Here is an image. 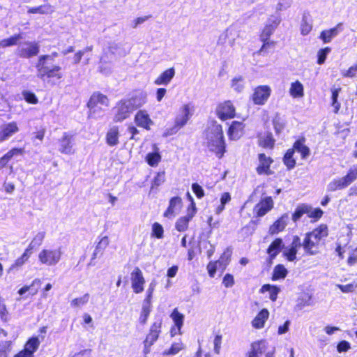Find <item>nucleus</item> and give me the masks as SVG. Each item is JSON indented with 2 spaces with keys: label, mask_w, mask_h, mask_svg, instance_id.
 <instances>
[{
  "label": "nucleus",
  "mask_w": 357,
  "mask_h": 357,
  "mask_svg": "<svg viewBox=\"0 0 357 357\" xmlns=\"http://www.w3.org/2000/svg\"><path fill=\"white\" fill-rule=\"evenodd\" d=\"M329 235L328 226L321 223L312 231L305 233L303 240V248L307 255H315L320 252V248L325 245Z\"/></svg>",
  "instance_id": "f257e3e1"
},
{
  "label": "nucleus",
  "mask_w": 357,
  "mask_h": 357,
  "mask_svg": "<svg viewBox=\"0 0 357 357\" xmlns=\"http://www.w3.org/2000/svg\"><path fill=\"white\" fill-rule=\"evenodd\" d=\"M356 180L357 164L351 166L344 176L331 181L327 185V190L329 192H335L345 189Z\"/></svg>",
  "instance_id": "20e7f679"
},
{
  "label": "nucleus",
  "mask_w": 357,
  "mask_h": 357,
  "mask_svg": "<svg viewBox=\"0 0 357 357\" xmlns=\"http://www.w3.org/2000/svg\"><path fill=\"white\" fill-rule=\"evenodd\" d=\"M62 252L60 248L43 249L38 254V260L41 264L48 266L56 265L61 260Z\"/></svg>",
  "instance_id": "1a4fd4ad"
},
{
  "label": "nucleus",
  "mask_w": 357,
  "mask_h": 357,
  "mask_svg": "<svg viewBox=\"0 0 357 357\" xmlns=\"http://www.w3.org/2000/svg\"><path fill=\"white\" fill-rule=\"evenodd\" d=\"M151 236L158 239L163 238L164 229L160 223L154 222L152 225Z\"/></svg>",
  "instance_id": "8fccbe9b"
},
{
  "label": "nucleus",
  "mask_w": 357,
  "mask_h": 357,
  "mask_svg": "<svg viewBox=\"0 0 357 357\" xmlns=\"http://www.w3.org/2000/svg\"><path fill=\"white\" fill-rule=\"evenodd\" d=\"M155 287V283L152 282L149 284V288L146 293V297L144 300V305H149L151 306V301L153 298V294Z\"/></svg>",
  "instance_id": "5fc2aeb1"
},
{
  "label": "nucleus",
  "mask_w": 357,
  "mask_h": 357,
  "mask_svg": "<svg viewBox=\"0 0 357 357\" xmlns=\"http://www.w3.org/2000/svg\"><path fill=\"white\" fill-rule=\"evenodd\" d=\"M119 130L118 126L111 127L106 133L105 141L107 145L114 146L119 142Z\"/></svg>",
  "instance_id": "473e14b6"
},
{
  "label": "nucleus",
  "mask_w": 357,
  "mask_h": 357,
  "mask_svg": "<svg viewBox=\"0 0 357 357\" xmlns=\"http://www.w3.org/2000/svg\"><path fill=\"white\" fill-rule=\"evenodd\" d=\"M287 274L288 271L283 264H277L273 268L271 280L273 281H276L284 279Z\"/></svg>",
  "instance_id": "58836bf2"
},
{
  "label": "nucleus",
  "mask_w": 357,
  "mask_h": 357,
  "mask_svg": "<svg viewBox=\"0 0 357 357\" xmlns=\"http://www.w3.org/2000/svg\"><path fill=\"white\" fill-rule=\"evenodd\" d=\"M19 131V127L15 121H11L4 125L0 130V142H4Z\"/></svg>",
  "instance_id": "a878e982"
},
{
  "label": "nucleus",
  "mask_w": 357,
  "mask_h": 357,
  "mask_svg": "<svg viewBox=\"0 0 357 357\" xmlns=\"http://www.w3.org/2000/svg\"><path fill=\"white\" fill-rule=\"evenodd\" d=\"M291 149L301 154V159H306L310 155V148L305 145V138L303 136L296 139Z\"/></svg>",
  "instance_id": "bb28decb"
},
{
  "label": "nucleus",
  "mask_w": 357,
  "mask_h": 357,
  "mask_svg": "<svg viewBox=\"0 0 357 357\" xmlns=\"http://www.w3.org/2000/svg\"><path fill=\"white\" fill-rule=\"evenodd\" d=\"M280 22L281 20L278 16L271 15L268 19L267 23L264 26L259 36L261 41L263 42V45L259 50L260 52H262L267 47L275 45V42L270 40L269 38L279 26Z\"/></svg>",
  "instance_id": "423d86ee"
},
{
  "label": "nucleus",
  "mask_w": 357,
  "mask_h": 357,
  "mask_svg": "<svg viewBox=\"0 0 357 357\" xmlns=\"http://www.w3.org/2000/svg\"><path fill=\"white\" fill-rule=\"evenodd\" d=\"M22 38L21 33H15L9 38L2 39L0 40V47L6 48L8 47L16 45L20 39Z\"/></svg>",
  "instance_id": "79ce46f5"
},
{
  "label": "nucleus",
  "mask_w": 357,
  "mask_h": 357,
  "mask_svg": "<svg viewBox=\"0 0 357 357\" xmlns=\"http://www.w3.org/2000/svg\"><path fill=\"white\" fill-rule=\"evenodd\" d=\"M183 207L182 198L176 196L169 199V206L163 213V216L170 218L176 215V211H179Z\"/></svg>",
  "instance_id": "b1692460"
},
{
  "label": "nucleus",
  "mask_w": 357,
  "mask_h": 357,
  "mask_svg": "<svg viewBox=\"0 0 357 357\" xmlns=\"http://www.w3.org/2000/svg\"><path fill=\"white\" fill-rule=\"evenodd\" d=\"M268 317V310L266 308H263L257 313L255 317L252 319L251 322L252 326L255 329L263 328Z\"/></svg>",
  "instance_id": "c85d7f7f"
},
{
  "label": "nucleus",
  "mask_w": 357,
  "mask_h": 357,
  "mask_svg": "<svg viewBox=\"0 0 357 357\" xmlns=\"http://www.w3.org/2000/svg\"><path fill=\"white\" fill-rule=\"evenodd\" d=\"M341 91V88H335L331 89V106L333 107V112L334 114H337L340 109L341 104L337 98L339 93Z\"/></svg>",
  "instance_id": "37998d69"
},
{
  "label": "nucleus",
  "mask_w": 357,
  "mask_h": 357,
  "mask_svg": "<svg viewBox=\"0 0 357 357\" xmlns=\"http://www.w3.org/2000/svg\"><path fill=\"white\" fill-rule=\"evenodd\" d=\"M44 238V232H38L31 239V241L29 244L28 247L26 248V252H31V254H32L33 250L38 248L43 244Z\"/></svg>",
  "instance_id": "e433bc0d"
},
{
  "label": "nucleus",
  "mask_w": 357,
  "mask_h": 357,
  "mask_svg": "<svg viewBox=\"0 0 357 357\" xmlns=\"http://www.w3.org/2000/svg\"><path fill=\"white\" fill-rule=\"evenodd\" d=\"M40 344V341L39 337L37 336H32L25 342L24 347L34 355V353L39 348Z\"/></svg>",
  "instance_id": "c03bdc74"
},
{
  "label": "nucleus",
  "mask_w": 357,
  "mask_h": 357,
  "mask_svg": "<svg viewBox=\"0 0 357 357\" xmlns=\"http://www.w3.org/2000/svg\"><path fill=\"white\" fill-rule=\"evenodd\" d=\"M193 110V106H190V104H184L181 108L182 114L176 116L174 124L165 129L163 136L169 137L176 135L188 123L192 116Z\"/></svg>",
  "instance_id": "7ed1b4c3"
},
{
  "label": "nucleus",
  "mask_w": 357,
  "mask_h": 357,
  "mask_svg": "<svg viewBox=\"0 0 357 357\" xmlns=\"http://www.w3.org/2000/svg\"><path fill=\"white\" fill-rule=\"evenodd\" d=\"M37 77L43 82L55 85L63 80V73L60 66L54 65V67H51L50 70H48L43 75H40Z\"/></svg>",
  "instance_id": "9b49d317"
},
{
  "label": "nucleus",
  "mask_w": 357,
  "mask_h": 357,
  "mask_svg": "<svg viewBox=\"0 0 357 357\" xmlns=\"http://www.w3.org/2000/svg\"><path fill=\"white\" fill-rule=\"evenodd\" d=\"M288 213H283L279 217L270 227L268 233L271 235L277 234L280 232L283 231L287 225Z\"/></svg>",
  "instance_id": "393cba45"
},
{
  "label": "nucleus",
  "mask_w": 357,
  "mask_h": 357,
  "mask_svg": "<svg viewBox=\"0 0 357 357\" xmlns=\"http://www.w3.org/2000/svg\"><path fill=\"white\" fill-rule=\"evenodd\" d=\"M40 284H41V281L40 279H35L32 281V282L30 285H25V286H23L22 287H21L20 289H19L17 293L22 296L24 294H25L26 292H27L31 289V287H33L36 284L38 286H40Z\"/></svg>",
  "instance_id": "0e129e2a"
},
{
  "label": "nucleus",
  "mask_w": 357,
  "mask_h": 357,
  "mask_svg": "<svg viewBox=\"0 0 357 357\" xmlns=\"http://www.w3.org/2000/svg\"><path fill=\"white\" fill-rule=\"evenodd\" d=\"M212 134L213 135L207 142V146L209 151L214 153L218 159H221L227 151L222 126L220 124L214 125Z\"/></svg>",
  "instance_id": "f03ea898"
},
{
  "label": "nucleus",
  "mask_w": 357,
  "mask_h": 357,
  "mask_svg": "<svg viewBox=\"0 0 357 357\" xmlns=\"http://www.w3.org/2000/svg\"><path fill=\"white\" fill-rule=\"evenodd\" d=\"M134 121L137 126L149 131L153 125V121L145 109L139 110L135 115Z\"/></svg>",
  "instance_id": "a211bd4d"
},
{
  "label": "nucleus",
  "mask_w": 357,
  "mask_h": 357,
  "mask_svg": "<svg viewBox=\"0 0 357 357\" xmlns=\"http://www.w3.org/2000/svg\"><path fill=\"white\" fill-rule=\"evenodd\" d=\"M165 181V173L164 172H158L155 175V176L153 178L151 185V190H157L158 188Z\"/></svg>",
  "instance_id": "603ef678"
},
{
  "label": "nucleus",
  "mask_w": 357,
  "mask_h": 357,
  "mask_svg": "<svg viewBox=\"0 0 357 357\" xmlns=\"http://www.w3.org/2000/svg\"><path fill=\"white\" fill-rule=\"evenodd\" d=\"M49 8V6H47L45 5H41L36 7H32L29 8L28 9V13L30 14H36V13H40V14H45L47 13V8Z\"/></svg>",
  "instance_id": "e2e57ef3"
},
{
  "label": "nucleus",
  "mask_w": 357,
  "mask_h": 357,
  "mask_svg": "<svg viewBox=\"0 0 357 357\" xmlns=\"http://www.w3.org/2000/svg\"><path fill=\"white\" fill-rule=\"evenodd\" d=\"M234 276L230 273H226L222 278V284L226 287H231L234 284Z\"/></svg>",
  "instance_id": "69168bd1"
},
{
  "label": "nucleus",
  "mask_w": 357,
  "mask_h": 357,
  "mask_svg": "<svg viewBox=\"0 0 357 357\" xmlns=\"http://www.w3.org/2000/svg\"><path fill=\"white\" fill-rule=\"evenodd\" d=\"M271 89L268 85H260L254 89L251 100L257 105H263L269 98Z\"/></svg>",
  "instance_id": "f8f14e48"
},
{
  "label": "nucleus",
  "mask_w": 357,
  "mask_h": 357,
  "mask_svg": "<svg viewBox=\"0 0 357 357\" xmlns=\"http://www.w3.org/2000/svg\"><path fill=\"white\" fill-rule=\"evenodd\" d=\"M331 51V48L326 47L320 49L317 52V63L319 65L323 64L326 59L327 54Z\"/></svg>",
  "instance_id": "6e6d98bb"
},
{
  "label": "nucleus",
  "mask_w": 357,
  "mask_h": 357,
  "mask_svg": "<svg viewBox=\"0 0 357 357\" xmlns=\"http://www.w3.org/2000/svg\"><path fill=\"white\" fill-rule=\"evenodd\" d=\"M12 346L11 341H3L0 342V356L6 357L7 354L10 351Z\"/></svg>",
  "instance_id": "13d9d810"
},
{
  "label": "nucleus",
  "mask_w": 357,
  "mask_h": 357,
  "mask_svg": "<svg viewBox=\"0 0 357 357\" xmlns=\"http://www.w3.org/2000/svg\"><path fill=\"white\" fill-rule=\"evenodd\" d=\"M259 164L257 166L255 170L258 175H266L270 176L273 174L271 170V165L273 162V159L266 155L264 153H260L258 154Z\"/></svg>",
  "instance_id": "ddd939ff"
},
{
  "label": "nucleus",
  "mask_w": 357,
  "mask_h": 357,
  "mask_svg": "<svg viewBox=\"0 0 357 357\" xmlns=\"http://www.w3.org/2000/svg\"><path fill=\"white\" fill-rule=\"evenodd\" d=\"M131 287L135 294H141L144 291L145 279L142 270L135 267L130 273Z\"/></svg>",
  "instance_id": "4468645a"
},
{
  "label": "nucleus",
  "mask_w": 357,
  "mask_h": 357,
  "mask_svg": "<svg viewBox=\"0 0 357 357\" xmlns=\"http://www.w3.org/2000/svg\"><path fill=\"white\" fill-rule=\"evenodd\" d=\"M357 74V61L355 63L350 66L347 70L342 73L343 77H354Z\"/></svg>",
  "instance_id": "bf43d9fd"
},
{
  "label": "nucleus",
  "mask_w": 357,
  "mask_h": 357,
  "mask_svg": "<svg viewBox=\"0 0 357 357\" xmlns=\"http://www.w3.org/2000/svg\"><path fill=\"white\" fill-rule=\"evenodd\" d=\"M275 140L271 132H266L264 135L259 136V146L266 149H273L275 146Z\"/></svg>",
  "instance_id": "2f4dec72"
},
{
  "label": "nucleus",
  "mask_w": 357,
  "mask_h": 357,
  "mask_svg": "<svg viewBox=\"0 0 357 357\" xmlns=\"http://www.w3.org/2000/svg\"><path fill=\"white\" fill-rule=\"evenodd\" d=\"M197 207L192 205L190 208L186 209V215L178 218L175 223V229L179 232H184L188 229L189 222L192 220L197 213Z\"/></svg>",
  "instance_id": "dca6fc26"
},
{
  "label": "nucleus",
  "mask_w": 357,
  "mask_h": 357,
  "mask_svg": "<svg viewBox=\"0 0 357 357\" xmlns=\"http://www.w3.org/2000/svg\"><path fill=\"white\" fill-rule=\"evenodd\" d=\"M27 48H18L17 50V54L19 57L22 59H30L37 56L40 51V46L37 42H26Z\"/></svg>",
  "instance_id": "aec40b11"
},
{
  "label": "nucleus",
  "mask_w": 357,
  "mask_h": 357,
  "mask_svg": "<svg viewBox=\"0 0 357 357\" xmlns=\"http://www.w3.org/2000/svg\"><path fill=\"white\" fill-rule=\"evenodd\" d=\"M109 243V240L108 236H105L102 237L96 245V250L92 256V259H96V255L98 253L102 252V251L104 250L108 246Z\"/></svg>",
  "instance_id": "49530a36"
},
{
  "label": "nucleus",
  "mask_w": 357,
  "mask_h": 357,
  "mask_svg": "<svg viewBox=\"0 0 357 357\" xmlns=\"http://www.w3.org/2000/svg\"><path fill=\"white\" fill-rule=\"evenodd\" d=\"M53 62L51 61V56L47 54H43L38 56L36 63V70L37 77L43 75L48 70H51V67H54Z\"/></svg>",
  "instance_id": "412c9836"
},
{
  "label": "nucleus",
  "mask_w": 357,
  "mask_h": 357,
  "mask_svg": "<svg viewBox=\"0 0 357 357\" xmlns=\"http://www.w3.org/2000/svg\"><path fill=\"white\" fill-rule=\"evenodd\" d=\"M161 160V156L158 152L149 153L146 156V161L151 167H155Z\"/></svg>",
  "instance_id": "de8ad7c7"
},
{
  "label": "nucleus",
  "mask_w": 357,
  "mask_h": 357,
  "mask_svg": "<svg viewBox=\"0 0 357 357\" xmlns=\"http://www.w3.org/2000/svg\"><path fill=\"white\" fill-rule=\"evenodd\" d=\"M135 109V107L132 105L131 99H122L119 100L114 107V122H121L128 119Z\"/></svg>",
  "instance_id": "0eeeda50"
},
{
  "label": "nucleus",
  "mask_w": 357,
  "mask_h": 357,
  "mask_svg": "<svg viewBox=\"0 0 357 357\" xmlns=\"http://www.w3.org/2000/svg\"><path fill=\"white\" fill-rule=\"evenodd\" d=\"M192 190L198 199H202L204 197V191L199 184L197 183H192Z\"/></svg>",
  "instance_id": "680f3d73"
},
{
  "label": "nucleus",
  "mask_w": 357,
  "mask_h": 357,
  "mask_svg": "<svg viewBox=\"0 0 357 357\" xmlns=\"http://www.w3.org/2000/svg\"><path fill=\"white\" fill-rule=\"evenodd\" d=\"M215 115L222 121L235 118L236 109L233 102L230 100H227L219 102L215 109Z\"/></svg>",
  "instance_id": "6e6552de"
},
{
  "label": "nucleus",
  "mask_w": 357,
  "mask_h": 357,
  "mask_svg": "<svg viewBox=\"0 0 357 357\" xmlns=\"http://www.w3.org/2000/svg\"><path fill=\"white\" fill-rule=\"evenodd\" d=\"M351 345L349 342L346 340L340 341L337 345V350L339 353L346 352L350 349Z\"/></svg>",
  "instance_id": "338daca9"
},
{
  "label": "nucleus",
  "mask_w": 357,
  "mask_h": 357,
  "mask_svg": "<svg viewBox=\"0 0 357 357\" xmlns=\"http://www.w3.org/2000/svg\"><path fill=\"white\" fill-rule=\"evenodd\" d=\"M307 207L308 204L303 203L301 204H298L294 211L291 214V220L294 222L296 223L300 219L302 218V216L305 214L307 215Z\"/></svg>",
  "instance_id": "ea45409f"
},
{
  "label": "nucleus",
  "mask_w": 357,
  "mask_h": 357,
  "mask_svg": "<svg viewBox=\"0 0 357 357\" xmlns=\"http://www.w3.org/2000/svg\"><path fill=\"white\" fill-rule=\"evenodd\" d=\"M109 102V99L106 95L98 91L93 93L86 104V106L89 108V116H91L97 112L101 110L100 108L98 107V104L108 106Z\"/></svg>",
  "instance_id": "9d476101"
},
{
  "label": "nucleus",
  "mask_w": 357,
  "mask_h": 357,
  "mask_svg": "<svg viewBox=\"0 0 357 357\" xmlns=\"http://www.w3.org/2000/svg\"><path fill=\"white\" fill-rule=\"evenodd\" d=\"M151 311V306L149 305H143L140 315L139 317V322L141 325L144 326L146 324L149 317Z\"/></svg>",
  "instance_id": "09e8293b"
},
{
  "label": "nucleus",
  "mask_w": 357,
  "mask_h": 357,
  "mask_svg": "<svg viewBox=\"0 0 357 357\" xmlns=\"http://www.w3.org/2000/svg\"><path fill=\"white\" fill-rule=\"evenodd\" d=\"M162 319L158 318L155 319L150 326L149 331L143 341L144 349L143 353L146 356L151 352V347L159 339L162 333Z\"/></svg>",
  "instance_id": "39448f33"
},
{
  "label": "nucleus",
  "mask_w": 357,
  "mask_h": 357,
  "mask_svg": "<svg viewBox=\"0 0 357 357\" xmlns=\"http://www.w3.org/2000/svg\"><path fill=\"white\" fill-rule=\"evenodd\" d=\"M175 75V69L172 67L162 72L160 75L154 80L156 85H167Z\"/></svg>",
  "instance_id": "c756f323"
},
{
  "label": "nucleus",
  "mask_w": 357,
  "mask_h": 357,
  "mask_svg": "<svg viewBox=\"0 0 357 357\" xmlns=\"http://www.w3.org/2000/svg\"><path fill=\"white\" fill-rule=\"evenodd\" d=\"M73 136L68 132H64L63 136L59 139V151L66 155L74 153L73 148Z\"/></svg>",
  "instance_id": "5701e85b"
},
{
  "label": "nucleus",
  "mask_w": 357,
  "mask_h": 357,
  "mask_svg": "<svg viewBox=\"0 0 357 357\" xmlns=\"http://www.w3.org/2000/svg\"><path fill=\"white\" fill-rule=\"evenodd\" d=\"M170 317L174 324L170 328L169 332L171 336L174 337L176 335L181 334V328L184 322V315L176 307L170 314Z\"/></svg>",
  "instance_id": "6ab92c4d"
},
{
  "label": "nucleus",
  "mask_w": 357,
  "mask_h": 357,
  "mask_svg": "<svg viewBox=\"0 0 357 357\" xmlns=\"http://www.w3.org/2000/svg\"><path fill=\"white\" fill-rule=\"evenodd\" d=\"M89 294H85L81 297L75 298L72 300L70 304L73 307H78L86 304L89 302Z\"/></svg>",
  "instance_id": "864d4df0"
},
{
  "label": "nucleus",
  "mask_w": 357,
  "mask_h": 357,
  "mask_svg": "<svg viewBox=\"0 0 357 357\" xmlns=\"http://www.w3.org/2000/svg\"><path fill=\"white\" fill-rule=\"evenodd\" d=\"M342 26V23H338L335 26L330 29L323 30L319 35V38L324 43H330L333 38L337 36L340 32L339 28Z\"/></svg>",
  "instance_id": "7c9ffc66"
},
{
  "label": "nucleus",
  "mask_w": 357,
  "mask_h": 357,
  "mask_svg": "<svg viewBox=\"0 0 357 357\" xmlns=\"http://www.w3.org/2000/svg\"><path fill=\"white\" fill-rule=\"evenodd\" d=\"M266 291L270 292V299L272 301H275L278 298V294L280 292V288L275 285H271L269 284H265L262 285L261 289H259V292L261 294H264Z\"/></svg>",
  "instance_id": "a19ab883"
},
{
  "label": "nucleus",
  "mask_w": 357,
  "mask_h": 357,
  "mask_svg": "<svg viewBox=\"0 0 357 357\" xmlns=\"http://www.w3.org/2000/svg\"><path fill=\"white\" fill-rule=\"evenodd\" d=\"M294 149H289L286 151L282 158V162L288 170L294 169L296 165V161L294 158Z\"/></svg>",
  "instance_id": "f704fd0d"
},
{
  "label": "nucleus",
  "mask_w": 357,
  "mask_h": 357,
  "mask_svg": "<svg viewBox=\"0 0 357 357\" xmlns=\"http://www.w3.org/2000/svg\"><path fill=\"white\" fill-rule=\"evenodd\" d=\"M283 247L284 244L281 238H276L271 242L266 250V252L268 254V259L270 261L276 257Z\"/></svg>",
  "instance_id": "cd10ccee"
},
{
  "label": "nucleus",
  "mask_w": 357,
  "mask_h": 357,
  "mask_svg": "<svg viewBox=\"0 0 357 357\" xmlns=\"http://www.w3.org/2000/svg\"><path fill=\"white\" fill-rule=\"evenodd\" d=\"M231 87L237 92L240 93L244 89L243 79L242 77H234L231 80Z\"/></svg>",
  "instance_id": "4d7b16f0"
},
{
  "label": "nucleus",
  "mask_w": 357,
  "mask_h": 357,
  "mask_svg": "<svg viewBox=\"0 0 357 357\" xmlns=\"http://www.w3.org/2000/svg\"><path fill=\"white\" fill-rule=\"evenodd\" d=\"M289 93L294 98H300L304 96V88L302 83L296 80L291 84Z\"/></svg>",
  "instance_id": "72a5a7b5"
},
{
  "label": "nucleus",
  "mask_w": 357,
  "mask_h": 357,
  "mask_svg": "<svg viewBox=\"0 0 357 357\" xmlns=\"http://www.w3.org/2000/svg\"><path fill=\"white\" fill-rule=\"evenodd\" d=\"M297 250H294V248H289L283 252L284 257L289 261H293L296 259Z\"/></svg>",
  "instance_id": "052dcab7"
},
{
  "label": "nucleus",
  "mask_w": 357,
  "mask_h": 357,
  "mask_svg": "<svg viewBox=\"0 0 357 357\" xmlns=\"http://www.w3.org/2000/svg\"><path fill=\"white\" fill-rule=\"evenodd\" d=\"M12 158L9 151L6 152L0 158V168L6 167Z\"/></svg>",
  "instance_id": "774afa93"
},
{
  "label": "nucleus",
  "mask_w": 357,
  "mask_h": 357,
  "mask_svg": "<svg viewBox=\"0 0 357 357\" xmlns=\"http://www.w3.org/2000/svg\"><path fill=\"white\" fill-rule=\"evenodd\" d=\"M230 258L231 255L229 253L226 255V252H224L218 260L209 261L207 264L206 268L210 278H213L215 277L218 265L220 266H222V269H225L227 266L229 264Z\"/></svg>",
  "instance_id": "f3484780"
},
{
  "label": "nucleus",
  "mask_w": 357,
  "mask_h": 357,
  "mask_svg": "<svg viewBox=\"0 0 357 357\" xmlns=\"http://www.w3.org/2000/svg\"><path fill=\"white\" fill-rule=\"evenodd\" d=\"M31 252H26L25 249L24 252L22 253L21 256L17 258L14 262L10 265L9 270H17L22 266H23L26 262L28 261L29 258L31 257Z\"/></svg>",
  "instance_id": "c9c22d12"
},
{
  "label": "nucleus",
  "mask_w": 357,
  "mask_h": 357,
  "mask_svg": "<svg viewBox=\"0 0 357 357\" xmlns=\"http://www.w3.org/2000/svg\"><path fill=\"white\" fill-rule=\"evenodd\" d=\"M245 124L241 121H234L227 130V135L230 140H238L244 134Z\"/></svg>",
  "instance_id": "4be33fe9"
},
{
  "label": "nucleus",
  "mask_w": 357,
  "mask_h": 357,
  "mask_svg": "<svg viewBox=\"0 0 357 357\" xmlns=\"http://www.w3.org/2000/svg\"><path fill=\"white\" fill-rule=\"evenodd\" d=\"M22 94L27 103L36 105L38 102V99L33 92L24 90L22 92Z\"/></svg>",
  "instance_id": "3c124183"
},
{
  "label": "nucleus",
  "mask_w": 357,
  "mask_h": 357,
  "mask_svg": "<svg viewBox=\"0 0 357 357\" xmlns=\"http://www.w3.org/2000/svg\"><path fill=\"white\" fill-rule=\"evenodd\" d=\"M264 340H257L252 343L251 349L248 352V357H258L259 354H262L263 350L261 345Z\"/></svg>",
  "instance_id": "a18cd8bd"
},
{
  "label": "nucleus",
  "mask_w": 357,
  "mask_h": 357,
  "mask_svg": "<svg viewBox=\"0 0 357 357\" xmlns=\"http://www.w3.org/2000/svg\"><path fill=\"white\" fill-rule=\"evenodd\" d=\"M324 215V211L320 208H312L308 204L307 216L310 219L311 223L318 222Z\"/></svg>",
  "instance_id": "4c0bfd02"
},
{
  "label": "nucleus",
  "mask_w": 357,
  "mask_h": 357,
  "mask_svg": "<svg viewBox=\"0 0 357 357\" xmlns=\"http://www.w3.org/2000/svg\"><path fill=\"white\" fill-rule=\"evenodd\" d=\"M274 202L271 196L261 198L254 206L253 212L257 218L262 217L273 208Z\"/></svg>",
  "instance_id": "2eb2a0df"
}]
</instances>
